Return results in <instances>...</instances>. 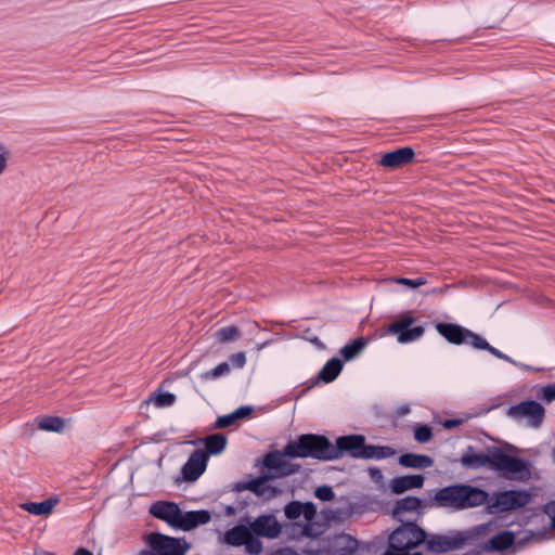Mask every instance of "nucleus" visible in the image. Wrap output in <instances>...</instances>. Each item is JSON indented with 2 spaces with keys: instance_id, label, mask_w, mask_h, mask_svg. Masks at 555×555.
Returning a JSON list of instances; mask_svg holds the SVG:
<instances>
[{
  "instance_id": "obj_1",
  "label": "nucleus",
  "mask_w": 555,
  "mask_h": 555,
  "mask_svg": "<svg viewBox=\"0 0 555 555\" xmlns=\"http://www.w3.org/2000/svg\"><path fill=\"white\" fill-rule=\"evenodd\" d=\"M472 451L473 447H468L461 457V463L466 468L489 466L507 479L524 480L529 476V463L505 453L501 448H492L488 454H474Z\"/></svg>"
},
{
  "instance_id": "obj_2",
  "label": "nucleus",
  "mask_w": 555,
  "mask_h": 555,
  "mask_svg": "<svg viewBox=\"0 0 555 555\" xmlns=\"http://www.w3.org/2000/svg\"><path fill=\"white\" fill-rule=\"evenodd\" d=\"M489 493L466 483H455L439 489L433 500L437 507L463 511L488 503Z\"/></svg>"
},
{
  "instance_id": "obj_3",
  "label": "nucleus",
  "mask_w": 555,
  "mask_h": 555,
  "mask_svg": "<svg viewBox=\"0 0 555 555\" xmlns=\"http://www.w3.org/2000/svg\"><path fill=\"white\" fill-rule=\"evenodd\" d=\"M493 525L492 522L481 524L464 531H452L448 534L427 533L425 545L430 553H447L454 550H461L488 534Z\"/></svg>"
},
{
  "instance_id": "obj_4",
  "label": "nucleus",
  "mask_w": 555,
  "mask_h": 555,
  "mask_svg": "<svg viewBox=\"0 0 555 555\" xmlns=\"http://www.w3.org/2000/svg\"><path fill=\"white\" fill-rule=\"evenodd\" d=\"M288 457L315 459L318 461H332V442L323 435L304 434L285 446Z\"/></svg>"
},
{
  "instance_id": "obj_5",
  "label": "nucleus",
  "mask_w": 555,
  "mask_h": 555,
  "mask_svg": "<svg viewBox=\"0 0 555 555\" xmlns=\"http://www.w3.org/2000/svg\"><path fill=\"white\" fill-rule=\"evenodd\" d=\"M400 522L401 526L396 528L388 537L389 548L408 553L418 545L425 544L427 532L421 528L415 520Z\"/></svg>"
},
{
  "instance_id": "obj_6",
  "label": "nucleus",
  "mask_w": 555,
  "mask_h": 555,
  "mask_svg": "<svg viewBox=\"0 0 555 555\" xmlns=\"http://www.w3.org/2000/svg\"><path fill=\"white\" fill-rule=\"evenodd\" d=\"M149 548L138 555H185L191 544L183 538H173L159 532L151 533L147 538Z\"/></svg>"
},
{
  "instance_id": "obj_7",
  "label": "nucleus",
  "mask_w": 555,
  "mask_h": 555,
  "mask_svg": "<svg viewBox=\"0 0 555 555\" xmlns=\"http://www.w3.org/2000/svg\"><path fill=\"white\" fill-rule=\"evenodd\" d=\"M415 318L412 311L400 314L393 322L387 325L385 334L397 336L399 344H409L420 339L425 328L422 325L413 326Z\"/></svg>"
},
{
  "instance_id": "obj_8",
  "label": "nucleus",
  "mask_w": 555,
  "mask_h": 555,
  "mask_svg": "<svg viewBox=\"0 0 555 555\" xmlns=\"http://www.w3.org/2000/svg\"><path fill=\"white\" fill-rule=\"evenodd\" d=\"M530 502V494L524 490H506L496 494L487 509L490 514L504 513L526 506Z\"/></svg>"
},
{
  "instance_id": "obj_9",
  "label": "nucleus",
  "mask_w": 555,
  "mask_h": 555,
  "mask_svg": "<svg viewBox=\"0 0 555 555\" xmlns=\"http://www.w3.org/2000/svg\"><path fill=\"white\" fill-rule=\"evenodd\" d=\"M507 415L514 420L527 418L531 427L539 428L543 424L545 409L534 400H527L509 406Z\"/></svg>"
},
{
  "instance_id": "obj_10",
  "label": "nucleus",
  "mask_w": 555,
  "mask_h": 555,
  "mask_svg": "<svg viewBox=\"0 0 555 555\" xmlns=\"http://www.w3.org/2000/svg\"><path fill=\"white\" fill-rule=\"evenodd\" d=\"M365 437L362 435H347L338 437L335 443H332V461L341 459L345 454L352 459H361Z\"/></svg>"
},
{
  "instance_id": "obj_11",
  "label": "nucleus",
  "mask_w": 555,
  "mask_h": 555,
  "mask_svg": "<svg viewBox=\"0 0 555 555\" xmlns=\"http://www.w3.org/2000/svg\"><path fill=\"white\" fill-rule=\"evenodd\" d=\"M436 330L443 338L453 345L468 344L475 347L477 341L475 338L479 337V335L473 331L455 323L440 322L436 324Z\"/></svg>"
},
{
  "instance_id": "obj_12",
  "label": "nucleus",
  "mask_w": 555,
  "mask_h": 555,
  "mask_svg": "<svg viewBox=\"0 0 555 555\" xmlns=\"http://www.w3.org/2000/svg\"><path fill=\"white\" fill-rule=\"evenodd\" d=\"M207 455L202 449L194 450L186 463L182 466V479L188 482L197 480L207 466Z\"/></svg>"
},
{
  "instance_id": "obj_13",
  "label": "nucleus",
  "mask_w": 555,
  "mask_h": 555,
  "mask_svg": "<svg viewBox=\"0 0 555 555\" xmlns=\"http://www.w3.org/2000/svg\"><path fill=\"white\" fill-rule=\"evenodd\" d=\"M181 509L173 502L159 501L154 503L150 513L157 519L166 521L172 528H178L180 521Z\"/></svg>"
},
{
  "instance_id": "obj_14",
  "label": "nucleus",
  "mask_w": 555,
  "mask_h": 555,
  "mask_svg": "<svg viewBox=\"0 0 555 555\" xmlns=\"http://www.w3.org/2000/svg\"><path fill=\"white\" fill-rule=\"evenodd\" d=\"M250 530L257 537L274 539L281 533V525L273 515H261L250 524Z\"/></svg>"
},
{
  "instance_id": "obj_15",
  "label": "nucleus",
  "mask_w": 555,
  "mask_h": 555,
  "mask_svg": "<svg viewBox=\"0 0 555 555\" xmlns=\"http://www.w3.org/2000/svg\"><path fill=\"white\" fill-rule=\"evenodd\" d=\"M414 156V150L410 146H404L385 153L379 160V165L387 168H400L410 164Z\"/></svg>"
},
{
  "instance_id": "obj_16",
  "label": "nucleus",
  "mask_w": 555,
  "mask_h": 555,
  "mask_svg": "<svg viewBox=\"0 0 555 555\" xmlns=\"http://www.w3.org/2000/svg\"><path fill=\"white\" fill-rule=\"evenodd\" d=\"M211 520V515L206 509L181 512L180 521L177 529L190 531L201 525H206Z\"/></svg>"
},
{
  "instance_id": "obj_17",
  "label": "nucleus",
  "mask_w": 555,
  "mask_h": 555,
  "mask_svg": "<svg viewBox=\"0 0 555 555\" xmlns=\"http://www.w3.org/2000/svg\"><path fill=\"white\" fill-rule=\"evenodd\" d=\"M425 478L423 475L398 476L390 480L389 487L392 493L401 494L411 489L422 488Z\"/></svg>"
},
{
  "instance_id": "obj_18",
  "label": "nucleus",
  "mask_w": 555,
  "mask_h": 555,
  "mask_svg": "<svg viewBox=\"0 0 555 555\" xmlns=\"http://www.w3.org/2000/svg\"><path fill=\"white\" fill-rule=\"evenodd\" d=\"M515 543V534L512 531L504 530L492 538H490L487 542L481 545V551L483 552H503L513 546Z\"/></svg>"
},
{
  "instance_id": "obj_19",
  "label": "nucleus",
  "mask_w": 555,
  "mask_h": 555,
  "mask_svg": "<svg viewBox=\"0 0 555 555\" xmlns=\"http://www.w3.org/2000/svg\"><path fill=\"white\" fill-rule=\"evenodd\" d=\"M423 502L420 498L405 496L396 502L392 516L399 521H405L402 517L404 513L416 512L421 515L423 513Z\"/></svg>"
},
{
  "instance_id": "obj_20",
  "label": "nucleus",
  "mask_w": 555,
  "mask_h": 555,
  "mask_svg": "<svg viewBox=\"0 0 555 555\" xmlns=\"http://www.w3.org/2000/svg\"><path fill=\"white\" fill-rule=\"evenodd\" d=\"M268 476L259 477L250 481H247L245 487L248 488V490L255 493L257 496H262L266 500H271L278 496L281 493V491L278 488L268 485Z\"/></svg>"
},
{
  "instance_id": "obj_21",
  "label": "nucleus",
  "mask_w": 555,
  "mask_h": 555,
  "mask_svg": "<svg viewBox=\"0 0 555 555\" xmlns=\"http://www.w3.org/2000/svg\"><path fill=\"white\" fill-rule=\"evenodd\" d=\"M399 464L408 468L425 469L434 465V460L425 454L404 453L399 456Z\"/></svg>"
},
{
  "instance_id": "obj_22",
  "label": "nucleus",
  "mask_w": 555,
  "mask_h": 555,
  "mask_svg": "<svg viewBox=\"0 0 555 555\" xmlns=\"http://www.w3.org/2000/svg\"><path fill=\"white\" fill-rule=\"evenodd\" d=\"M57 503L59 499L51 496L42 502L23 503L21 504V508L33 515H49Z\"/></svg>"
},
{
  "instance_id": "obj_23",
  "label": "nucleus",
  "mask_w": 555,
  "mask_h": 555,
  "mask_svg": "<svg viewBox=\"0 0 555 555\" xmlns=\"http://www.w3.org/2000/svg\"><path fill=\"white\" fill-rule=\"evenodd\" d=\"M250 527L243 525L234 526L229 529L224 534V541L232 546H242L246 543L247 537H249Z\"/></svg>"
},
{
  "instance_id": "obj_24",
  "label": "nucleus",
  "mask_w": 555,
  "mask_h": 555,
  "mask_svg": "<svg viewBox=\"0 0 555 555\" xmlns=\"http://www.w3.org/2000/svg\"><path fill=\"white\" fill-rule=\"evenodd\" d=\"M343 362L338 358L328 360L319 373V379L324 383L333 382L341 372Z\"/></svg>"
},
{
  "instance_id": "obj_25",
  "label": "nucleus",
  "mask_w": 555,
  "mask_h": 555,
  "mask_svg": "<svg viewBox=\"0 0 555 555\" xmlns=\"http://www.w3.org/2000/svg\"><path fill=\"white\" fill-rule=\"evenodd\" d=\"M205 449L203 450L206 455H216L221 453L227 446V438L222 434L209 435L204 440Z\"/></svg>"
},
{
  "instance_id": "obj_26",
  "label": "nucleus",
  "mask_w": 555,
  "mask_h": 555,
  "mask_svg": "<svg viewBox=\"0 0 555 555\" xmlns=\"http://www.w3.org/2000/svg\"><path fill=\"white\" fill-rule=\"evenodd\" d=\"M396 454V451L391 447L387 446H373L364 442L362 457L364 460L370 459H387Z\"/></svg>"
},
{
  "instance_id": "obj_27",
  "label": "nucleus",
  "mask_w": 555,
  "mask_h": 555,
  "mask_svg": "<svg viewBox=\"0 0 555 555\" xmlns=\"http://www.w3.org/2000/svg\"><path fill=\"white\" fill-rule=\"evenodd\" d=\"M366 346V339L364 337H359L347 344L340 349V354L345 361H350L354 359Z\"/></svg>"
},
{
  "instance_id": "obj_28",
  "label": "nucleus",
  "mask_w": 555,
  "mask_h": 555,
  "mask_svg": "<svg viewBox=\"0 0 555 555\" xmlns=\"http://www.w3.org/2000/svg\"><path fill=\"white\" fill-rule=\"evenodd\" d=\"M214 336L218 343L225 344L237 340L242 336V332L237 326L230 325L217 330Z\"/></svg>"
},
{
  "instance_id": "obj_29",
  "label": "nucleus",
  "mask_w": 555,
  "mask_h": 555,
  "mask_svg": "<svg viewBox=\"0 0 555 555\" xmlns=\"http://www.w3.org/2000/svg\"><path fill=\"white\" fill-rule=\"evenodd\" d=\"M477 341H476V345H475V349H479V350H486L488 352H490L492 356H494L495 358L498 359H501V360H504L506 362H509L514 365H517L516 361H514L511 357H508L507 354L501 352L499 349L494 348L493 346H491L483 337H481L479 335L478 338H475Z\"/></svg>"
},
{
  "instance_id": "obj_30",
  "label": "nucleus",
  "mask_w": 555,
  "mask_h": 555,
  "mask_svg": "<svg viewBox=\"0 0 555 555\" xmlns=\"http://www.w3.org/2000/svg\"><path fill=\"white\" fill-rule=\"evenodd\" d=\"M283 457H288L285 453V447L282 451H273L266 454L263 459V466L269 469H276L283 465Z\"/></svg>"
},
{
  "instance_id": "obj_31",
  "label": "nucleus",
  "mask_w": 555,
  "mask_h": 555,
  "mask_svg": "<svg viewBox=\"0 0 555 555\" xmlns=\"http://www.w3.org/2000/svg\"><path fill=\"white\" fill-rule=\"evenodd\" d=\"M39 428L47 431H61L64 428V421L56 416H47L39 423Z\"/></svg>"
},
{
  "instance_id": "obj_32",
  "label": "nucleus",
  "mask_w": 555,
  "mask_h": 555,
  "mask_svg": "<svg viewBox=\"0 0 555 555\" xmlns=\"http://www.w3.org/2000/svg\"><path fill=\"white\" fill-rule=\"evenodd\" d=\"M230 372V365L228 362L219 363L215 369L204 372L201 377L204 380L215 379L220 376H224Z\"/></svg>"
},
{
  "instance_id": "obj_33",
  "label": "nucleus",
  "mask_w": 555,
  "mask_h": 555,
  "mask_svg": "<svg viewBox=\"0 0 555 555\" xmlns=\"http://www.w3.org/2000/svg\"><path fill=\"white\" fill-rule=\"evenodd\" d=\"M150 401H154L155 405L158 408L169 406L175 403L176 396L171 392H160L159 391L157 393H154L150 398Z\"/></svg>"
},
{
  "instance_id": "obj_34",
  "label": "nucleus",
  "mask_w": 555,
  "mask_h": 555,
  "mask_svg": "<svg viewBox=\"0 0 555 555\" xmlns=\"http://www.w3.org/2000/svg\"><path fill=\"white\" fill-rule=\"evenodd\" d=\"M245 550L248 554H259L262 552V542L254 535V532L250 530L249 537L246 539V543H244Z\"/></svg>"
},
{
  "instance_id": "obj_35",
  "label": "nucleus",
  "mask_w": 555,
  "mask_h": 555,
  "mask_svg": "<svg viewBox=\"0 0 555 555\" xmlns=\"http://www.w3.org/2000/svg\"><path fill=\"white\" fill-rule=\"evenodd\" d=\"M301 504L302 503L298 501L289 502L284 508L285 516L288 519H297L302 513L304 506H301Z\"/></svg>"
},
{
  "instance_id": "obj_36",
  "label": "nucleus",
  "mask_w": 555,
  "mask_h": 555,
  "mask_svg": "<svg viewBox=\"0 0 555 555\" xmlns=\"http://www.w3.org/2000/svg\"><path fill=\"white\" fill-rule=\"evenodd\" d=\"M431 436V428L427 425H421L414 431V439L420 443H425L429 441Z\"/></svg>"
},
{
  "instance_id": "obj_37",
  "label": "nucleus",
  "mask_w": 555,
  "mask_h": 555,
  "mask_svg": "<svg viewBox=\"0 0 555 555\" xmlns=\"http://www.w3.org/2000/svg\"><path fill=\"white\" fill-rule=\"evenodd\" d=\"M314 495L323 502H328L334 500L335 492L330 486L324 485L315 489Z\"/></svg>"
},
{
  "instance_id": "obj_38",
  "label": "nucleus",
  "mask_w": 555,
  "mask_h": 555,
  "mask_svg": "<svg viewBox=\"0 0 555 555\" xmlns=\"http://www.w3.org/2000/svg\"><path fill=\"white\" fill-rule=\"evenodd\" d=\"M299 468L300 466L298 464H292L285 461V457H283V465L279 467L278 472L281 476H289L297 473Z\"/></svg>"
},
{
  "instance_id": "obj_39",
  "label": "nucleus",
  "mask_w": 555,
  "mask_h": 555,
  "mask_svg": "<svg viewBox=\"0 0 555 555\" xmlns=\"http://www.w3.org/2000/svg\"><path fill=\"white\" fill-rule=\"evenodd\" d=\"M236 422L233 413L219 416L215 423V428H227L234 425Z\"/></svg>"
},
{
  "instance_id": "obj_40",
  "label": "nucleus",
  "mask_w": 555,
  "mask_h": 555,
  "mask_svg": "<svg viewBox=\"0 0 555 555\" xmlns=\"http://www.w3.org/2000/svg\"><path fill=\"white\" fill-rule=\"evenodd\" d=\"M397 283L406 285L411 288H416L418 286L425 285L427 283L426 279L424 278H417V279H406V278H399L396 280Z\"/></svg>"
},
{
  "instance_id": "obj_41",
  "label": "nucleus",
  "mask_w": 555,
  "mask_h": 555,
  "mask_svg": "<svg viewBox=\"0 0 555 555\" xmlns=\"http://www.w3.org/2000/svg\"><path fill=\"white\" fill-rule=\"evenodd\" d=\"M229 361L235 369H243L246 364V354L244 351L233 353L230 356Z\"/></svg>"
},
{
  "instance_id": "obj_42",
  "label": "nucleus",
  "mask_w": 555,
  "mask_h": 555,
  "mask_svg": "<svg viewBox=\"0 0 555 555\" xmlns=\"http://www.w3.org/2000/svg\"><path fill=\"white\" fill-rule=\"evenodd\" d=\"M540 396L546 402H552L555 400V384H548L543 386L540 390Z\"/></svg>"
},
{
  "instance_id": "obj_43",
  "label": "nucleus",
  "mask_w": 555,
  "mask_h": 555,
  "mask_svg": "<svg viewBox=\"0 0 555 555\" xmlns=\"http://www.w3.org/2000/svg\"><path fill=\"white\" fill-rule=\"evenodd\" d=\"M302 513L301 515L305 517L307 521H311L314 519L317 515V508L312 502H306L301 504Z\"/></svg>"
},
{
  "instance_id": "obj_44",
  "label": "nucleus",
  "mask_w": 555,
  "mask_h": 555,
  "mask_svg": "<svg viewBox=\"0 0 555 555\" xmlns=\"http://www.w3.org/2000/svg\"><path fill=\"white\" fill-rule=\"evenodd\" d=\"M9 160V151L0 144V176L5 171Z\"/></svg>"
},
{
  "instance_id": "obj_45",
  "label": "nucleus",
  "mask_w": 555,
  "mask_h": 555,
  "mask_svg": "<svg viewBox=\"0 0 555 555\" xmlns=\"http://www.w3.org/2000/svg\"><path fill=\"white\" fill-rule=\"evenodd\" d=\"M369 474H370V477L371 479L375 482V483H382L383 480H384V475L382 473V470L377 467H370L369 468Z\"/></svg>"
},
{
  "instance_id": "obj_46",
  "label": "nucleus",
  "mask_w": 555,
  "mask_h": 555,
  "mask_svg": "<svg viewBox=\"0 0 555 555\" xmlns=\"http://www.w3.org/2000/svg\"><path fill=\"white\" fill-rule=\"evenodd\" d=\"M232 413H233L235 420L238 421V420H242V418L246 417L247 415H249L251 413V408L241 406Z\"/></svg>"
},
{
  "instance_id": "obj_47",
  "label": "nucleus",
  "mask_w": 555,
  "mask_h": 555,
  "mask_svg": "<svg viewBox=\"0 0 555 555\" xmlns=\"http://www.w3.org/2000/svg\"><path fill=\"white\" fill-rule=\"evenodd\" d=\"M462 423H463V421H462V420H460V418H451V420H446V421L442 423V426H443L446 429H452V428H454V427L460 426Z\"/></svg>"
},
{
  "instance_id": "obj_48",
  "label": "nucleus",
  "mask_w": 555,
  "mask_h": 555,
  "mask_svg": "<svg viewBox=\"0 0 555 555\" xmlns=\"http://www.w3.org/2000/svg\"><path fill=\"white\" fill-rule=\"evenodd\" d=\"M546 513L552 514L551 515L552 527L555 529V502L552 504H548L546 506Z\"/></svg>"
},
{
  "instance_id": "obj_49",
  "label": "nucleus",
  "mask_w": 555,
  "mask_h": 555,
  "mask_svg": "<svg viewBox=\"0 0 555 555\" xmlns=\"http://www.w3.org/2000/svg\"><path fill=\"white\" fill-rule=\"evenodd\" d=\"M382 555H408V553L404 551H393L392 548H389Z\"/></svg>"
},
{
  "instance_id": "obj_50",
  "label": "nucleus",
  "mask_w": 555,
  "mask_h": 555,
  "mask_svg": "<svg viewBox=\"0 0 555 555\" xmlns=\"http://www.w3.org/2000/svg\"><path fill=\"white\" fill-rule=\"evenodd\" d=\"M348 543H349V546H348L349 552H353L357 548V541L351 538H348Z\"/></svg>"
},
{
  "instance_id": "obj_51",
  "label": "nucleus",
  "mask_w": 555,
  "mask_h": 555,
  "mask_svg": "<svg viewBox=\"0 0 555 555\" xmlns=\"http://www.w3.org/2000/svg\"><path fill=\"white\" fill-rule=\"evenodd\" d=\"M74 555H93L90 551L87 548H79L75 552Z\"/></svg>"
},
{
  "instance_id": "obj_52",
  "label": "nucleus",
  "mask_w": 555,
  "mask_h": 555,
  "mask_svg": "<svg viewBox=\"0 0 555 555\" xmlns=\"http://www.w3.org/2000/svg\"><path fill=\"white\" fill-rule=\"evenodd\" d=\"M245 485H246V482H238L235 485L234 489L236 491L248 490V488H246Z\"/></svg>"
},
{
  "instance_id": "obj_53",
  "label": "nucleus",
  "mask_w": 555,
  "mask_h": 555,
  "mask_svg": "<svg viewBox=\"0 0 555 555\" xmlns=\"http://www.w3.org/2000/svg\"><path fill=\"white\" fill-rule=\"evenodd\" d=\"M312 344L317 345V346H322V343L320 341V339L317 337V336H313V337H309L308 338Z\"/></svg>"
},
{
  "instance_id": "obj_54",
  "label": "nucleus",
  "mask_w": 555,
  "mask_h": 555,
  "mask_svg": "<svg viewBox=\"0 0 555 555\" xmlns=\"http://www.w3.org/2000/svg\"><path fill=\"white\" fill-rule=\"evenodd\" d=\"M408 555H423V553H422V552H414V553H412V554H409V553H408Z\"/></svg>"
},
{
  "instance_id": "obj_55",
  "label": "nucleus",
  "mask_w": 555,
  "mask_h": 555,
  "mask_svg": "<svg viewBox=\"0 0 555 555\" xmlns=\"http://www.w3.org/2000/svg\"><path fill=\"white\" fill-rule=\"evenodd\" d=\"M552 459H553V461L555 462V448H554V449H553V451H552Z\"/></svg>"
},
{
  "instance_id": "obj_56",
  "label": "nucleus",
  "mask_w": 555,
  "mask_h": 555,
  "mask_svg": "<svg viewBox=\"0 0 555 555\" xmlns=\"http://www.w3.org/2000/svg\"><path fill=\"white\" fill-rule=\"evenodd\" d=\"M43 555H55V554H54V553H52V552H44V554H43Z\"/></svg>"
}]
</instances>
